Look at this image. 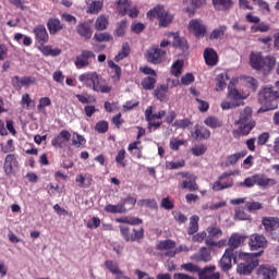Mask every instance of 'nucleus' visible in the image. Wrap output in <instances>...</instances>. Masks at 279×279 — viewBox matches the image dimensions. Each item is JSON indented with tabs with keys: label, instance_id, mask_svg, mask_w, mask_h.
<instances>
[{
	"label": "nucleus",
	"instance_id": "f257e3e1",
	"mask_svg": "<svg viewBox=\"0 0 279 279\" xmlns=\"http://www.w3.org/2000/svg\"><path fill=\"white\" fill-rule=\"evenodd\" d=\"M252 108L246 107L240 112V118L234 122L238 125V130L233 131V136H247L254 128H256V121L252 118Z\"/></svg>",
	"mask_w": 279,
	"mask_h": 279
},
{
	"label": "nucleus",
	"instance_id": "f03ea898",
	"mask_svg": "<svg viewBox=\"0 0 279 279\" xmlns=\"http://www.w3.org/2000/svg\"><path fill=\"white\" fill-rule=\"evenodd\" d=\"M78 81L83 83L86 88H92L95 93L108 94L112 87L108 84H101V78L97 72H85L78 76Z\"/></svg>",
	"mask_w": 279,
	"mask_h": 279
},
{
	"label": "nucleus",
	"instance_id": "7ed1b4c3",
	"mask_svg": "<svg viewBox=\"0 0 279 279\" xmlns=\"http://www.w3.org/2000/svg\"><path fill=\"white\" fill-rule=\"evenodd\" d=\"M258 256H260V253H241L240 257L244 263L238 265V274H240V276H250V274L258 267Z\"/></svg>",
	"mask_w": 279,
	"mask_h": 279
},
{
	"label": "nucleus",
	"instance_id": "20e7f679",
	"mask_svg": "<svg viewBox=\"0 0 279 279\" xmlns=\"http://www.w3.org/2000/svg\"><path fill=\"white\" fill-rule=\"evenodd\" d=\"M258 101L265 106V110H276L279 104V94L272 87H265L259 93Z\"/></svg>",
	"mask_w": 279,
	"mask_h": 279
},
{
	"label": "nucleus",
	"instance_id": "39448f33",
	"mask_svg": "<svg viewBox=\"0 0 279 279\" xmlns=\"http://www.w3.org/2000/svg\"><path fill=\"white\" fill-rule=\"evenodd\" d=\"M147 17L150 21H154V19H157L159 22V27H169V25L173 23V14L165 10V7L162 5H157L153 10H149L147 12Z\"/></svg>",
	"mask_w": 279,
	"mask_h": 279
},
{
	"label": "nucleus",
	"instance_id": "423d86ee",
	"mask_svg": "<svg viewBox=\"0 0 279 279\" xmlns=\"http://www.w3.org/2000/svg\"><path fill=\"white\" fill-rule=\"evenodd\" d=\"M274 184H276L275 179H269L265 177V174L257 173L245 178L244 181L240 183V186L252 189L257 185L260 189H267V186H274Z\"/></svg>",
	"mask_w": 279,
	"mask_h": 279
},
{
	"label": "nucleus",
	"instance_id": "0eeeda50",
	"mask_svg": "<svg viewBox=\"0 0 279 279\" xmlns=\"http://www.w3.org/2000/svg\"><path fill=\"white\" fill-rule=\"evenodd\" d=\"M229 92L227 95V99L222 100L220 104V108L222 110H232L233 108H239L243 99H246L247 95H242L235 88H231L229 85Z\"/></svg>",
	"mask_w": 279,
	"mask_h": 279
},
{
	"label": "nucleus",
	"instance_id": "6e6552de",
	"mask_svg": "<svg viewBox=\"0 0 279 279\" xmlns=\"http://www.w3.org/2000/svg\"><path fill=\"white\" fill-rule=\"evenodd\" d=\"M239 174V171H227L223 172L218 180L214 182L211 189L213 191H225V189H232L234 186V180L231 179V175Z\"/></svg>",
	"mask_w": 279,
	"mask_h": 279
},
{
	"label": "nucleus",
	"instance_id": "1a4fd4ad",
	"mask_svg": "<svg viewBox=\"0 0 279 279\" xmlns=\"http://www.w3.org/2000/svg\"><path fill=\"white\" fill-rule=\"evenodd\" d=\"M165 114H167L165 110L154 113V107H147V109L145 110V119L148 122L149 132H151L153 130H158V128L162 125V121H156V119H162Z\"/></svg>",
	"mask_w": 279,
	"mask_h": 279
},
{
	"label": "nucleus",
	"instance_id": "9d476101",
	"mask_svg": "<svg viewBox=\"0 0 279 279\" xmlns=\"http://www.w3.org/2000/svg\"><path fill=\"white\" fill-rule=\"evenodd\" d=\"M116 8L121 16H125V14L131 19L138 16V10L136 7H132V1L130 0H118Z\"/></svg>",
	"mask_w": 279,
	"mask_h": 279
},
{
	"label": "nucleus",
	"instance_id": "9b49d317",
	"mask_svg": "<svg viewBox=\"0 0 279 279\" xmlns=\"http://www.w3.org/2000/svg\"><path fill=\"white\" fill-rule=\"evenodd\" d=\"M94 60L95 53L93 51L82 50L81 54L76 57L74 64L76 69H86L87 66H90V64H93Z\"/></svg>",
	"mask_w": 279,
	"mask_h": 279
},
{
	"label": "nucleus",
	"instance_id": "f8f14e48",
	"mask_svg": "<svg viewBox=\"0 0 279 279\" xmlns=\"http://www.w3.org/2000/svg\"><path fill=\"white\" fill-rule=\"evenodd\" d=\"M187 29L191 34H194L196 38H204L206 36V25L201 20H191Z\"/></svg>",
	"mask_w": 279,
	"mask_h": 279
},
{
	"label": "nucleus",
	"instance_id": "ddd939ff",
	"mask_svg": "<svg viewBox=\"0 0 279 279\" xmlns=\"http://www.w3.org/2000/svg\"><path fill=\"white\" fill-rule=\"evenodd\" d=\"M166 53L165 50L154 46L147 50L146 58L148 62H151L153 64H160Z\"/></svg>",
	"mask_w": 279,
	"mask_h": 279
},
{
	"label": "nucleus",
	"instance_id": "4468645a",
	"mask_svg": "<svg viewBox=\"0 0 279 279\" xmlns=\"http://www.w3.org/2000/svg\"><path fill=\"white\" fill-rule=\"evenodd\" d=\"M257 274L262 279H276L278 270L274 266L263 265L258 268Z\"/></svg>",
	"mask_w": 279,
	"mask_h": 279
},
{
	"label": "nucleus",
	"instance_id": "2eb2a0df",
	"mask_svg": "<svg viewBox=\"0 0 279 279\" xmlns=\"http://www.w3.org/2000/svg\"><path fill=\"white\" fill-rule=\"evenodd\" d=\"M248 245L253 251L260 250L267 246V239H265L264 235L260 234H252L250 238Z\"/></svg>",
	"mask_w": 279,
	"mask_h": 279
},
{
	"label": "nucleus",
	"instance_id": "dca6fc26",
	"mask_svg": "<svg viewBox=\"0 0 279 279\" xmlns=\"http://www.w3.org/2000/svg\"><path fill=\"white\" fill-rule=\"evenodd\" d=\"M250 64L255 71H260L262 69H265V58H263V54L259 52H251Z\"/></svg>",
	"mask_w": 279,
	"mask_h": 279
},
{
	"label": "nucleus",
	"instance_id": "f3484780",
	"mask_svg": "<svg viewBox=\"0 0 279 279\" xmlns=\"http://www.w3.org/2000/svg\"><path fill=\"white\" fill-rule=\"evenodd\" d=\"M33 33L35 34L36 40L40 45H45L46 43H49V33H47V28L44 25L36 26Z\"/></svg>",
	"mask_w": 279,
	"mask_h": 279
},
{
	"label": "nucleus",
	"instance_id": "a211bd4d",
	"mask_svg": "<svg viewBox=\"0 0 279 279\" xmlns=\"http://www.w3.org/2000/svg\"><path fill=\"white\" fill-rule=\"evenodd\" d=\"M211 258L210 251L206 247H202L198 253L191 256V260L195 263H210Z\"/></svg>",
	"mask_w": 279,
	"mask_h": 279
},
{
	"label": "nucleus",
	"instance_id": "6ab92c4d",
	"mask_svg": "<svg viewBox=\"0 0 279 279\" xmlns=\"http://www.w3.org/2000/svg\"><path fill=\"white\" fill-rule=\"evenodd\" d=\"M69 141H71V132L62 130L57 137L52 138L51 145L53 147H62V145L69 143Z\"/></svg>",
	"mask_w": 279,
	"mask_h": 279
},
{
	"label": "nucleus",
	"instance_id": "aec40b11",
	"mask_svg": "<svg viewBox=\"0 0 279 279\" xmlns=\"http://www.w3.org/2000/svg\"><path fill=\"white\" fill-rule=\"evenodd\" d=\"M232 250H226L223 256L221 257L219 265L222 269V271H229V269L232 268Z\"/></svg>",
	"mask_w": 279,
	"mask_h": 279
},
{
	"label": "nucleus",
	"instance_id": "412c9836",
	"mask_svg": "<svg viewBox=\"0 0 279 279\" xmlns=\"http://www.w3.org/2000/svg\"><path fill=\"white\" fill-rule=\"evenodd\" d=\"M38 50L40 51V53H43V56H46V58H49V56L51 58H56L60 56V53H62V50H60V48H53L51 46H46L45 44H40L38 46Z\"/></svg>",
	"mask_w": 279,
	"mask_h": 279
},
{
	"label": "nucleus",
	"instance_id": "4be33fe9",
	"mask_svg": "<svg viewBox=\"0 0 279 279\" xmlns=\"http://www.w3.org/2000/svg\"><path fill=\"white\" fill-rule=\"evenodd\" d=\"M105 267L110 271V274L116 276V279L123 278V271L119 268V264L117 262L108 259L105 262Z\"/></svg>",
	"mask_w": 279,
	"mask_h": 279
},
{
	"label": "nucleus",
	"instance_id": "5701e85b",
	"mask_svg": "<svg viewBox=\"0 0 279 279\" xmlns=\"http://www.w3.org/2000/svg\"><path fill=\"white\" fill-rule=\"evenodd\" d=\"M17 162H16V156L14 155H8L4 160V173L7 175H12L14 173V169H16Z\"/></svg>",
	"mask_w": 279,
	"mask_h": 279
},
{
	"label": "nucleus",
	"instance_id": "b1692460",
	"mask_svg": "<svg viewBox=\"0 0 279 279\" xmlns=\"http://www.w3.org/2000/svg\"><path fill=\"white\" fill-rule=\"evenodd\" d=\"M215 266H209L198 271L199 279H219V272H215Z\"/></svg>",
	"mask_w": 279,
	"mask_h": 279
},
{
	"label": "nucleus",
	"instance_id": "393cba45",
	"mask_svg": "<svg viewBox=\"0 0 279 279\" xmlns=\"http://www.w3.org/2000/svg\"><path fill=\"white\" fill-rule=\"evenodd\" d=\"M87 14H99L104 8V0H88Z\"/></svg>",
	"mask_w": 279,
	"mask_h": 279
},
{
	"label": "nucleus",
	"instance_id": "a878e982",
	"mask_svg": "<svg viewBox=\"0 0 279 279\" xmlns=\"http://www.w3.org/2000/svg\"><path fill=\"white\" fill-rule=\"evenodd\" d=\"M204 58H205V62L208 66H215L217 65L218 62V57H217V52H215L213 50V48H207L204 51Z\"/></svg>",
	"mask_w": 279,
	"mask_h": 279
},
{
	"label": "nucleus",
	"instance_id": "bb28decb",
	"mask_svg": "<svg viewBox=\"0 0 279 279\" xmlns=\"http://www.w3.org/2000/svg\"><path fill=\"white\" fill-rule=\"evenodd\" d=\"M76 32L85 40H90V38L93 37V31H90V26L86 23L78 24L76 26Z\"/></svg>",
	"mask_w": 279,
	"mask_h": 279
},
{
	"label": "nucleus",
	"instance_id": "cd10ccee",
	"mask_svg": "<svg viewBox=\"0 0 279 279\" xmlns=\"http://www.w3.org/2000/svg\"><path fill=\"white\" fill-rule=\"evenodd\" d=\"M262 223L267 231L277 230V228H279V219L276 217H265Z\"/></svg>",
	"mask_w": 279,
	"mask_h": 279
},
{
	"label": "nucleus",
	"instance_id": "c85d7f7f",
	"mask_svg": "<svg viewBox=\"0 0 279 279\" xmlns=\"http://www.w3.org/2000/svg\"><path fill=\"white\" fill-rule=\"evenodd\" d=\"M170 36H172L174 39L172 43L173 47L181 49V51H189V43L186 39L180 38L175 33L170 34Z\"/></svg>",
	"mask_w": 279,
	"mask_h": 279
},
{
	"label": "nucleus",
	"instance_id": "c756f323",
	"mask_svg": "<svg viewBox=\"0 0 279 279\" xmlns=\"http://www.w3.org/2000/svg\"><path fill=\"white\" fill-rule=\"evenodd\" d=\"M246 156H247V150H242V151H239V153L228 156L227 160H226V167H232V166L236 165L238 160H241V158H245Z\"/></svg>",
	"mask_w": 279,
	"mask_h": 279
},
{
	"label": "nucleus",
	"instance_id": "7c9ffc66",
	"mask_svg": "<svg viewBox=\"0 0 279 279\" xmlns=\"http://www.w3.org/2000/svg\"><path fill=\"white\" fill-rule=\"evenodd\" d=\"M109 25V20L108 16H106L105 14L99 15L94 24L95 29H97V32H104L105 29L108 28Z\"/></svg>",
	"mask_w": 279,
	"mask_h": 279
},
{
	"label": "nucleus",
	"instance_id": "2f4dec72",
	"mask_svg": "<svg viewBox=\"0 0 279 279\" xmlns=\"http://www.w3.org/2000/svg\"><path fill=\"white\" fill-rule=\"evenodd\" d=\"M47 27L49 29V34L54 35L62 29V23L58 19H50L47 23Z\"/></svg>",
	"mask_w": 279,
	"mask_h": 279
},
{
	"label": "nucleus",
	"instance_id": "473e14b6",
	"mask_svg": "<svg viewBox=\"0 0 279 279\" xmlns=\"http://www.w3.org/2000/svg\"><path fill=\"white\" fill-rule=\"evenodd\" d=\"M157 250H161L165 252H174L175 242L171 240H165L157 243Z\"/></svg>",
	"mask_w": 279,
	"mask_h": 279
},
{
	"label": "nucleus",
	"instance_id": "72a5a7b5",
	"mask_svg": "<svg viewBox=\"0 0 279 279\" xmlns=\"http://www.w3.org/2000/svg\"><path fill=\"white\" fill-rule=\"evenodd\" d=\"M130 51H131L130 44L123 43L121 50L114 57V61L121 62V60H124V58H128V56H130Z\"/></svg>",
	"mask_w": 279,
	"mask_h": 279
},
{
	"label": "nucleus",
	"instance_id": "f704fd0d",
	"mask_svg": "<svg viewBox=\"0 0 279 279\" xmlns=\"http://www.w3.org/2000/svg\"><path fill=\"white\" fill-rule=\"evenodd\" d=\"M230 80V76L228 75V72H223L221 74H218L216 81V90H223L226 88V82Z\"/></svg>",
	"mask_w": 279,
	"mask_h": 279
},
{
	"label": "nucleus",
	"instance_id": "c9c22d12",
	"mask_svg": "<svg viewBox=\"0 0 279 279\" xmlns=\"http://www.w3.org/2000/svg\"><path fill=\"white\" fill-rule=\"evenodd\" d=\"M216 10H230L232 8V0H211Z\"/></svg>",
	"mask_w": 279,
	"mask_h": 279
},
{
	"label": "nucleus",
	"instance_id": "e433bc0d",
	"mask_svg": "<svg viewBox=\"0 0 279 279\" xmlns=\"http://www.w3.org/2000/svg\"><path fill=\"white\" fill-rule=\"evenodd\" d=\"M199 230V216H192L190 218V227L187 229V234H195Z\"/></svg>",
	"mask_w": 279,
	"mask_h": 279
},
{
	"label": "nucleus",
	"instance_id": "4c0bfd02",
	"mask_svg": "<svg viewBox=\"0 0 279 279\" xmlns=\"http://www.w3.org/2000/svg\"><path fill=\"white\" fill-rule=\"evenodd\" d=\"M194 138L198 140V138H210V131H208V129L206 128H199V126H195V131L193 133Z\"/></svg>",
	"mask_w": 279,
	"mask_h": 279
},
{
	"label": "nucleus",
	"instance_id": "58836bf2",
	"mask_svg": "<svg viewBox=\"0 0 279 279\" xmlns=\"http://www.w3.org/2000/svg\"><path fill=\"white\" fill-rule=\"evenodd\" d=\"M142 86L144 90H154L156 87V76H147L143 78Z\"/></svg>",
	"mask_w": 279,
	"mask_h": 279
},
{
	"label": "nucleus",
	"instance_id": "ea45409f",
	"mask_svg": "<svg viewBox=\"0 0 279 279\" xmlns=\"http://www.w3.org/2000/svg\"><path fill=\"white\" fill-rule=\"evenodd\" d=\"M105 210H106V213H111V214H113V215H117V214H123V213H125V207L123 206V204L121 203V204H118V205H111V204H109V205H107L106 207H105Z\"/></svg>",
	"mask_w": 279,
	"mask_h": 279
},
{
	"label": "nucleus",
	"instance_id": "a19ab883",
	"mask_svg": "<svg viewBox=\"0 0 279 279\" xmlns=\"http://www.w3.org/2000/svg\"><path fill=\"white\" fill-rule=\"evenodd\" d=\"M191 125H193V122H191L189 118L175 120L172 123V128H178L179 130H186V128H191Z\"/></svg>",
	"mask_w": 279,
	"mask_h": 279
},
{
	"label": "nucleus",
	"instance_id": "79ce46f5",
	"mask_svg": "<svg viewBox=\"0 0 279 279\" xmlns=\"http://www.w3.org/2000/svg\"><path fill=\"white\" fill-rule=\"evenodd\" d=\"M205 125L208 128H211L213 130L217 128H221L222 123L219 121V119L215 117H208L207 119L204 120Z\"/></svg>",
	"mask_w": 279,
	"mask_h": 279
},
{
	"label": "nucleus",
	"instance_id": "37998d69",
	"mask_svg": "<svg viewBox=\"0 0 279 279\" xmlns=\"http://www.w3.org/2000/svg\"><path fill=\"white\" fill-rule=\"evenodd\" d=\"M184 66V61L183 60H177L172 66H171V73L172 75H175L178 77L179 75L182 74V68Z\"/></svg>",
	"mask_w": 279,
	"mask_h": 279
},
{
	"label": "nucleus",
	"instance_id": "c03bdc74",
	"mask_svg": "<svg viewBox=\"0 0 279 279\" xmlns=\"http://www.w3.org/2000/svg\"><path fill=\"white\" fill-rule=\"evenodd\" d=\"M168 90H169L168 85H160V87L155 90V97H157V99H159V101H165V97H166Z\"/></svg>",
	"mask_w": 279,
	"mask_h": 279
},
{
	"label": "nucleus",
	"instance_id": "a18cd8bd",
	"mask_svg": "<svg viewBox=\"0 0 279 279\" xmlns=\"http://www.w3.org/2000/svg\"><path fill=\"white\" fill-rule=\"evenodd\" d=\"M90 178L84 174H77L75 178V182L78 183V186H81V189H84V186H90Z\"/></svg>",
	"mask_w": 279,
	"mask_h": 279
},
{
	"label": "nucleus",
	"instance_id": "49530a36",
	"mask_svg": "<svg viewBox=\"0 0 279 279\" xmlns=\"http://www.w3.org/2000/svg\"><path fill=\"white\" fill-rule=\"evenodd\" d=\"M96 43H110L112 40V35L108 33H97L94 35Z\"/></svg>",
	"mask_w": 279,
	"mask_h": 279
},
{
	"label": "nucleus",
	"instance_id": "de8ad7c7",
	"mask_svg": "<svg viewBox=\"0 0 279 279\" xmlns=\"http://www.w3.org/2000/svg\"><path fill=\"white\" fill-rule=\"evenodd\" d=\"M182 145H186V141L184 140H179L178 137H172L170 140V149L173 151H178Z\"/></svg>",
	"mask_w": 279,
	"mask_h": 279
},
{
	"label": "nucleus",
	"instance_id": "09e8293b",
	"mask_svg": "<svg viewBox=\"0 0 279 279\" xmlns=\"http://www.w3.org/2000/svg\"><path fill=\"white\" fill-rule=\"evenodd\" d=\"M125 29H128V21L122 20L117 24L116 36H125Z\"/></svg>",
	"mask_w": 279,
	"mask_h": 279
},
{
	"label": "nucleus",
	"instance_id": "8fccbe9b",
	"mask_svg": "<svg viewBox=\"0 0 279 279\" xmlns=\"http://www.w3.org/2000/svg\"><path fill=\"white\" fill-rule=\"evenodd\" d=\"M243 241V236L239 235L238 233H233L229 239V245L230 247H239L241 245V242Z\"/></svg>",
	"mask_w": 279,
	"mask_h": 279
},
{
	"label": "nucleus",
	"instance_id": "3c124183",
	"mask_svg": "<svg viewBox=\"0 0 279 279\" xmlns=\"http://www.w3.org/2000/svg\"><path fill=\"white\" fill-rule=\"evenodd\" d=\"M191 247L182 244L179 247L174 248V251H170V252H166V256H169L170 258H173V256H175V254H180V252H191Z\"/></svg>",
	"mask_w": 279,
	"mask_h": 279
},
{
	"label": "nucleus",
	"instance_id": "603ef678",
	"mask_svg": "<svg viewBox=\"0 0 279 279\" xmlns=\"http://www.w3.org/2000/svg\"><path fill=\"white\" fill-rule=\"evenodd\" d=\"M207 233L213 239H219L223 234V231H221V229H219V227L210 226L207 228Z\"/></svg>",
	"mask_w": 279,
	"mask_h": 279
},
{
	"label": "nucleus",
	"instance_id": "864d4df0",
	"mask_svg": "<svg viewBox=\"0 0 279 279\" xmlns=\"http://www.w3.org/2000/svg\"><path fill=\"white\" fill-rule=\"evenodd\" d=\"M72 145H74V147H82V145H86V140L84 138V136L77 133H73Z\"/></svg>",
	"mask_w": 279,
	"mask_h": 279
},
{
	"label": "nucleus",
	"instance_id": "5fc2aeb1",
	"mask_svg": "<svg viewBox=\"0 0 279 279\" xmlns=\"http://www.w3.org/2000/svg\"><path fill=\"white\" fill-rule=\"evenodd\" d=\"M137 206H147V208H158V203H156V199L151 198L140 199L137 202Z\"/></svg>",
	"mask_w": 279,
	"mask_h": 279
},
{
	"label": "nucleus",
	"instance_id": "6e6d98bb",
	"mask_svg": "<svg viewBox=\"0 0 279 279\" xmlns=\"http://www.w3.org/2000/svg\"><path fill=\"white\" fill-rule=\"evenodd\" d=\"M227 29H228V27L226 25L219 26L218 28L213 31V33L210 34V38L211 39L221 38V36H223V34H226Z\"/></svg>",
	"mask_w": 279,
	"mask_h": 279
},
{
	"label": "nucleus",
	"instance_id": "4d7b16f0",
	"mask_svg": "<svg viewBox=\"0 0 279 279\" xmlns=\"http://www.w3.org/2000/svg\"><path fill=\"white\" fill-rule=\"evenodd\" d=\"M119 223H129V226H138L140 223H143V220L140 218H119Z\"/></svg>",
	"mask_w": 279,
	"mask_h": 279
},
{
	"label": "nucleus",
	"instance_id": "13d9d810",
	"mask_svg": "<svg viewBox=\"0 0 279 279\" xmlns=\"http://www.w3.org/2000/svg\"><path fill=\"white\" fill-rule=\"evenodd\" d=\"M76 99L81 102V104H95L96 99L95 97L86 94V95H76Z\"/></svg>",
	"mask_w": 279,
	"mask_h": 279
},
{
	"label": "nucleus",
	"instance_id": "bf43d9fd",
	"mask_svg": "<svg viewBox=\"0 0 279 279\" xmlns=\"http://www.w3.org/2000/svg\"><path fill=\"white\" fill-rule=\"evenodd\" d=\"M108 66L109 69H113L116 73L113 75V80H121V68L118 64H116L112 60L108 61Z\"/></svg>",
	"mask_w": 279,
	"mask_h": 279
},
{
	"label": "nucleus",
	"instance_id": "052dcab7",
	"mask_svg": "<svg viewBox=\"0 0 279 279\" xmlns=\"http://www.w3.org/2000/svg\"><path fill=\"white\" fill-rule=\"evenodd\" d=\"M206 146L203 144L196 145L192 147V154L193 156H204L206 154Z\"/></svg>",
	"mask_w": 279,
	"mask_h": 279
},
{
	"label": "nucleus",
	"instance_id": "680f3d73",
	"mask_svg": "<svg viewBox=\"0 0 279 279\" xmlns=\"http://www.w3.org/2000/svg\"><path fill=\"white\" fill-rule=\"evenodd\" d=\"M185 162L184 160H180V161H167L166 162V167L170 170L173 169H182V167H184Z\"/></svg>",
	"mask_w": 279,
	"mask_h": 279
},
{
	"label": "nucleus",
	"instance_id": "e2e57ef3",
	"mask_svg": "<svg viewBox=\"0 0 279 279\" xmlns=\"http://www.w3.org/2000/svg\"><path fill=\"white\" fill-rule=\"evenodd\" d=\"M116 162L121 167H125V149H120L116 156Z\"/></svg>",
	"mask_w": 279,
	"mask_h": 279
},
{
	"label": "nucleus",
	"instance_id": "0e129e2a",
	"mask_svg": "<svg viewBox=\"0 0 279 279\" xmlns=\"http://www.w3.org/2000/svg\"><path fill=\"white\" fill-rule=\"evenodd\" d=\"M181 189H189V191H197L199 187L195 181H183Z\"/></svg>",
	"mask_w": 279,
	"mask_h": 279
},
{
	"label": "nucleus",
	"instance_id": "69168bd1",
	"mask_svg": "<svg viewBox=\"0 0 279 279\" xmlns=\"http://www.w3.org/2000/svg\"><path fill=\"white\" fill-rule=\"evenodd\" d=\"M143 236H144L143 228H141L138 230L133 229V232L131 233L130 241H141V239H143Z\"/></svg>",
	"mask_w": 279,
	"mask_h": 279
},
{
	"label": "nucleus",
	"instance_id": "338daca9",
	"mask_svg": "<svg viewBox=\"0 0 279 279\" xmlns=\"http://www.w3.org/2000/svg\"><path fill=\"white\" fill-rule=\"evenodd\" d=\"M95 130L99 134H105V132H108V122H106V121L97 122Z\"/></svg>",
	"mask_w": 279,
	"mask_h": 279
},
{
	"label": "nucleus",
	"instance_id": "774afa93",
	"mask_svg": "<svg viewBox=\"0 0 279 279\" xmlns=\"http://www.w3.org/2000/svg\"><path fill=\"white\" fill-rule=\"evenodd\" d=\"M161 208H165V210H173V201L169 197L162 198Z\"/></svg>",
	"mask_w": 279,
	"mask_h": 279
}]
</instances>
